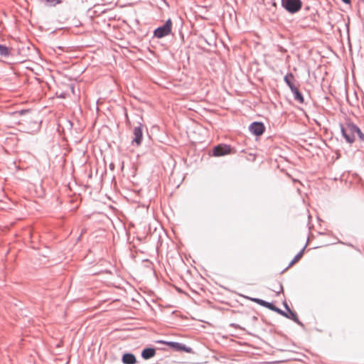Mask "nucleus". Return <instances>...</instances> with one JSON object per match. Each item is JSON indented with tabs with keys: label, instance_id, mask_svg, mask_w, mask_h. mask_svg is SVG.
Masks as SVG:
<instances>
[{
	"label": "nucleus",
	"instance_id": "17",
	"mask_svg": "<svg viewBox=\"0 0 364 364\" xmlns=\"http://www.w3.org/2000/svg\"><path fill=\"white\" fill-rule=\"evenodd\" d=\"M304 248L302 249L289 263V267L297 262L303 256Z\"/></svg>",
	"mask_w": 364,
	"mask_h": 364
},
{
	"label": "nucleus",
	"instance_id": "7",
	"mask_svg": "<svg viewBox=\"0 0 364 364\" xmlns=\"http://www.w3.org/2000/svg\"><path fill=\"white\" fill-rule=\"evenodd\" d=\"M250 131L256 136L262 135L264 132V126L263 123L255 122L252 123L249 127Z\"/></svg>",
	"mask_w": 364,
	"mask_h": 364
},
{
	"label": "nucleus",
	"instance_id": "9",
	"mask_svg": "<svg viewBox=\"0 0 364 364\" xmlns=\"http://www.w3.org/2000/svg\"><path fill=\"white\" fill-rule=\"evenodd\" d=\"M122 361L124 364H135L136 363V359L134 354L127 353L123 355Z\"/></svg>",
	"mask_w": 364,
	"mask_h": 364
},
{
	"label": "nucleus",
	"instance_id": "3",
	"mask_svg": "<svg viewBox=\"0 0 364 364\" xmlns=\"http://www.w3.org/2000/svg\"><path fill=\"white\" fill-rule=\"evenodd\" d=\"M172 21L171 19H168L166 23L154 31V36L158 38H161L164 36H168L171 32Z\"/></svg>",
	"mask_w": 364,
	"mask_h": 364
},
{
	"label": "nucleus",
	"instance_id": "15",
	"mask_svg": "<svg viewBox=\"0 0 364 364\" xmlns=\"http://www.w3.org/2000/svg\"><path fill=\"white\" fill-rule=\"evenodd\" d=\"M39 1L49 6H55L56 4H60L62 3L61 0H38Z\"/></svg>",
	"mask_w": 364,
	"mask_h": 364
},
{
	"label": "nucleus",
	"instance_id": "18",
	"mask_svg": "<svg viewBox=\"0 0 364 364\" xmlns=\"http://www.w3.org/2000/svg\"><path fill=\"white\" fill-rule=\"evenodd\" d=\"M356 134L358 135L360 141L364 143V134L361 132L359 127L358 132H357Z\"/></svg>",
	"mask_w": 364,
	"mask_h": 364
},
{
	"label": "nucleus",
	"instance_id": "5",
	"mask_svg": "<svg viewBox=\"0 0 364 364\" xmlns=\"http://www.w3.org/2000/svg\"><path fill=\"white\" fill-rule=\"evenodd\" d=\"M251 300L253 301L254 302H255L256 304H259L262 306H264V307H266V308H267L269 309H271V310H273L274 311H277L279 314H280L281 315H283L284 316H287V313H285L282 310L277 308L272 303L267 302V301H266L264 300H262V299H257V298L251 299Z\"/></svg>",
	"mask_w": 364,
	"mask_h": 364
},
{
	"label": "nucleus",
	"instance_id": "6",
	"mask_svg": "<svg viewBox=\"0 0 364 364\" xmlns=\"http://www.w3.org/2000/svg\"><path fill=\"white\" fill-rule=\"evenodd\" d=\"M231 153V147L227 144H220L213 149V155L215 156H224Z\"/></svg>",
	"mask_w": 364,
	"mask_h": 364
},
{
	"label": "nucleus",
	"instance_id": "20",
	"mask_svg": "<svg viewBox=\"0 0 364 364\" xmlns=\"http://www.w3.org/2000/svg\"><path fill=\"white\" fill-rule=\"evenodd\" d=\"M282 289H283L282 286H280V290L282 291Z\"/></svg>",
	"mask_w": 364,
	"mask_h": 364
},
{
	"label": "nucleus",
	"instance_id": "13",
	"mask_svg": "<svg viewBox=\"0 0 364 364\" xmlns=\"http://www.w3.org/2000/svg\"><path fill=\"white\" fill-rule=\"evenodd\" d=\"M291 92L294 95V100H296L298 102L301 103V104L304 103V97H303L302 94L299 92L298 87L295 88Z\"/></svg>",
	"mask_w": 364,
	"mask_h": 364
},
{
	"label": "nucleus",
	"instance_id": "12",
	"mask_svg": "<svg viewBox=\"0 0 364 364\" xmlns=\"http://www.w3.org/2000/svg\"><path fill=\"white\" fill-rule=\"evenodd\" d=\"M168 345L171 347H173V348L177 349V350L190 352V348L188 349L185 345L180 343L169 342V343H168Z\"/></svg>",
	"mask_w": 364,
	"mask_h": 364
},
{
	"label": "nucleus",
	"instance_id": "8",
	"mask_svg": "<svg viewBox=\"0 0 364 364\" xmlns=\"http://www.w3.org/2000/svg\"><path fill=\"white\" fill-rule=\"evenodd\" d=\"M141 126V124L139 123V126L135 127L133 130L134 139L132 144H136L137 146H139L142 141L143 133Z\"/></svg>",
	"mask_w": 364,
	"mask_h": 364
},
{
	"label": "nucleus",
	"instance_id": "2",
	"mask_svg": "<svg viewBox=\"0 0 364 364\" xmlns=\"http://www.w3.org/2000/svg\"><path fill=\"white\" fill-rule=\"evenodd\" d=\"M281 4L289 13L295 14L299 11L302 7L301 0H282Z\"/></svg>",
	"mask_w": 364,
	"mask_h": 364
},
{
	"label": "nucleus",
	"instance_id": "16",
	"mask_svg": "<svg viewBox=\"0 0 364 364\" xmlns=\"http://www.w3.org/2000/svg\"><path fill=\"white\" fill-rule=\"evenodd\" d=\"M9 55V48L3 45H0V56L6 57Z\"/></svg>",
	"mask_w": 364,
	"mask_h": 364
},
{
	"label": "nucleus",
	"instance_id": "4",
	"mask_svg": "<svg viewBox=\"0 0 364 364\" xmlns=\"http://www.w3.org/2000/svg\"><path fill=\"white\" fill-rule=\"evenodd\" d=\"M251 300L253 301L254 302H255L256 304H259L262 306H264V307H266V308H267L269 309H271V310H273L274 311H277L279 314H280L281 315H283L284 316H287V313H285L282 310L277 308L272 303L267 302V301H266L264 300H262V299H257V298L251 299Z\"/></svg>",
	"mask_w": 364,
	"mask_h": 364
},
{
	"label": "nucleus",
	"instance_id": "19",
	"mask_svg": "<svg viewBox=\"0 0 364 364\" xmlns=\"http://www.w3.org/2000/svg\"><path fill=\"white\" fill-rule=\"evenodd\" d=\"M343 3L346 4H350L351 1L350 0H341Z\"/></svg>",
	"mask_w": 364,
	"mask_h": 364
},
{
	"label": "nucleus",
	"instance_id": "10",
	"mask_svg": "<svg viewBox=\"0 0 364 364\" xmlns=\"http://www.w3.org/2000/svg\"><path fill=\"white\" fill-rule=\"evenodd\" d=\"M284 80L287 83V85L289 86L291 91H292L293 90H294L295 88L297 87L293 82L294 80V76L292 73H287L284 76Z\"/></svg>",
	"mask_w": 364,
	"mask_h": 364
},
{
	"label": "nucleus",
	"instance_id": "1",
	"mask_svg": "<svg viewBox=\"0 0 364 364\" xmlns=\"http://www.w3.org/2000/svg\"><path fill=\"white\" fill-rule=\"evenodd\" d=\"M341 132L346 141L351 144L355 141V134L358 132V127L353 122H348L345 125L341 124Z\"/></svg>",
	"mask_w": 364,
	"mask_h": 364
},
{
	"label": "nucleus",
	"instance_id": "14",
	"mask_svg": "<svg viewBox=\"0 0 364 364\" xmlns=\"http://www.w3.org/2000/svg\"><path fill=\"white\" fill-rule=\"evenodd\" d=\"M284 306H285L286 309L288 311V314H287V317L291 318V320H293L294 321H295L296 323H299L296 314L295 312L292 311L289 309V307L288 306V305L287 304H285Z\"/></svg>",
	"mask_w": 364,
	"mask_h": 364
},
{
	"label": "nucleus",
	"instance_id": "11",
	"mask_svg": "<svg viewBox=\"0 0 364 364\" xmlns=\"http://www.w3.org/2000/svg\"><path fill=\"white\" fill-rule=\"evenodd\" d=\"M156 354V350L153 348H147L142 350L141 352V357L144 359H149L151 358H153Z\"/></svg>",
	"mask_w": 364,
	"mask_h": 364
}]
</instances>
